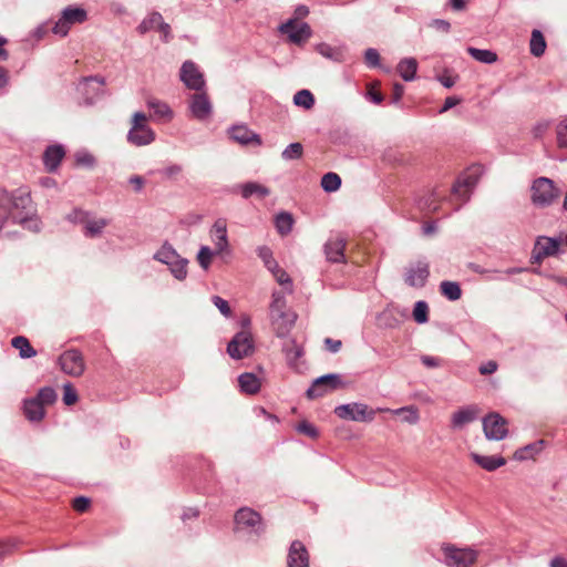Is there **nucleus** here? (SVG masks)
<instances>
[{"label":"nucleus","instance_id":"f257e3e1","mask_svg":"<svg viewBox=\"0 0 567 567\" xmlns=\"http://www.w3.org/2000/svg\"><path fill=\"white\" fill-rule=\"evenodd\" d=\"M9 223L19 224L33 231L40 229V220L29 192L24 189H17L12 193L0 190V231Z\"/></svg>","mask_w":567,"mask_h":567},{"label":"nucleus","instance_id":"f03ea898","mask_svg":"<svg viewBox=\"0 0 567 567\" xmlns=\"http://www.w3.org/2000/svg\"><path fill=\"white\" fill-rule=\"evenodd\" d=\"M415 207L422 217L449 216L461 207L454 198L449 184H437L423 189L415 198Z\"/></svg>","mask_w":567,"mask_h":567},{"label":"nucleus","instance_id":"7ed1b4c3","mask_svg":"<svg viewBox=\"0 0 567 567\" xmlns=\"http://www.w3.org/2000/svg\"><path fill=\"white\" fill-rule=\"evenodd\" d=\"M89 19V12L80 6H68L61 11L56 21H48L37 30L39 38L52 32L61 38L66 37L74 25L82 24Z\"/></svg>","mask_w":567,"mask_h":567},{"label":"nucleus","instance_id":"20e7f679","mask_svg":"<svg viewBox=\"0 0 567 567\" xmlns=\"http://www.w3.org/2000/svg\"><path fill=\"white\" fill-rule=\"evenodd\" d=\"M271 327L280 338L286 337L295 326L297 315L287 308L285 295L281 291L272 292L269 307Z\"/></svg>","mask_w":567,"mask_h":567},{"label":"nucleus","instance_id":"39448f33","mask_svg":"<svg viewBox=\"0 0 567 567\" xmlns=\"http://www.w3.org/2000/svg\"><path fill=\"white\" fill-rule=\"evenodd\" d=\"M55 401V391L50 386L42 388L34 398L23 401V414L30 422H40L45 416L47 408Z\"/></svg>","mask_w":567,"mask_h":567},{"label":"nucleus","instance_id":"423d86ee","mask_svg":"<svg viewBox=\"0 0 567 567\" xmlns=\"http://www.w3.org/2000/svg\"><path fill=\"white\" fill-rule=\"evenodd\" d=\"M388 408L372 409L368 404L353 402L341 404L334 409V414L342 419L354 422H372L377 413L388 412Z\"/></svg>","mask_w":567,"mask_h":567},{"label":"nucleus","instance_id":"0eeeda50","mask_svg":"<svg viewBox=\"0 0 567 567\" xmlns=\"http://www.w3.org/2000/svg\"><path fill=\"white\" fill-rule=\"evenodd\" d=\"M148 117L143 112H136L132 117V127L127 133V142L135 146L148 145L155 141L156 134L147 124Z\"/></svg>","mask_w":567,"mask_h":567},{"label":"nucleus","instance_id":"6e6552de","mask_svg":"<svg viewBox=\"0 0 567 567\" xmlns=\"http://www.w3.org/2000/svg\"><path fill=\"white\" fill-rule=\"evenodd\" d=\"M443 561L449 567H471L475 564L478 553L471 547L460 548L453 544L444 543L441 546Z\"/></svg>","mask_w":567,"mask_h":567},{"label":"nucleus","instance_id":"1a4fd4ad","mask_svg":"<svg viewBox=\"0 0 567 567\" xmlns=\"http://www.w3.org/2000/svg\"><path fill=\"white\" fill-rule=\"evenodd\" d=\"M482 171L481 165H473L467 168L452 186H450L457 203H461L462 205L468 199L470 193L477 184Z\"/></svg>","mask_w":567,"mask_h":567},{"label":"nucleus","instance_id":"9d476101","mask_svg":"<svg viewBox=\"0 0 567 567\" xmlns=\"http://www.w3.org/2000/svg\"><path fill=\"white\" fill-rule=\"evenodd\" d=\"M69 218L73 223L82 225L83 234L89 238L100 237L103 229L110 225V219L97 218L82 209H74Z\"/></svg>","mask_w":567,"mask_h":567},{"label":"nucleus","instance_id":"9b49d317","mask_svg":"<svg viewBox=\"0 0 567 567\" xmlns=\"http://www.w3.org/2000/svg\"><path fill=\"white\" fill-rule=\"evenodd\" d=\"M532 202L539 207L549 206L558 196L559 189L547 177H538L532 185Z\"/></svg>","mask_w":567,"mask_h":567},{"label":"nucleus","instance_id":"f8f14e48","mask_svg":"<svg viewBox=\"0 0 567 567\" xmlns=\"http://www.w3.org/2000/svg\"><path fill=\"white\" fill-rule=\"evenodd\" d=\"M346 383L339 374H327L313 381L307 391L309 399H318L334 390L342 389Z\"/></svg>","mask_w":567,"mask_h":567},{"label":"nucleus","instance_id":"ddd939ff","mask_svg":"<svg viewBox=\"0 0 567 567\" xmlns=\"http://www.w3.org/2000/svg\"><path fill=\"white\" fill-rule=\"evenodd\" d=\"M228 354L236 360L249 357L254 352V339L249 330H241L234 336L227 347Z\"/></svg>","mask_w":567,"mask_h":567},{"label":"nucleus","instance_id":"4468645a","mask_svg":"<svg viewBox=\"0 0 567 567\" xmlns=\"http://www.w3.org/2000/svg\"><path fill=\"white\" fill-rule=\"evenodd\" d=\"M279 31L288 35V40L297 45L305 44L312 34L310 25L306 22L297 21V19H289L282 23L279 27Z\"/></svg>","mask_w":567,"mask_h":567},{"label":"nucleus","instance_id":"2eb2a0df","mask_svg":"<svg viewBox=\"0 0 567 567\" xmlns=\"http://www.w3.org/2000/svg\"><path fill=\"white\" fill-rule=\"evenodd\" d=\"M560 244V239L539 236L536 239V243L532 251V264L540 265L545 258L556 256L559 251Z\"/></svg>","mask_w":567,"mask_h":567},{"label":"nucleus","instance_id":"dca6fc26","mask_svg":"<svg viewBox=\"0 0 567 567\" xmlns=\"http://www.w3.org/2000/svg\"><path fill=\"white\" fill-rule=\"evenodd\" d=\"M181 81L189 89L202 91L205 89L204 74L193 61H185L179 71Z\"/></svg>","mask_w":567,"mask_h":567},{"label":"nucleus","instance_id":"f3484780","mask_svg":"<svg viewBox=\"0 0 567 567\" xmlns=\"http://www.w3.org/2000/svg\"><path fill=\"white\" fill-rule=\"evenodd\" d=\"M59 364L64 373L72 377L82 375L85 369L82 353L74 349L64 351L59 358Z\"/></svg>","mask_w":567,"mask_h":567},{"label":"nucleus","instance_id":"a211bd4d","mask_svg":"<svg viewBox=\"0 0 567 567\" xmlns=\"http://www.w3.org/2000/svg\"><path fill=\"white\" fill-rule=\"evenodd\" d=\"M347 238L341 234H336L329 237L323 246V252L327 261L342 264L346 262Z\"/></svg>","mask_w":567,"mask_h":567},{"label":"nucleus","instance_id":"6ab92c4d","mask_svg":"<svg viewBox=\"0 0 567 567\" xmlns=\"http://www.w3.org/2000/svg\"><path fill=\"white\" fill-rule=\"evenodd\" d=\"M483 429L487 439L502 440L507 435V421L498 413H491L483 419Z\"/></svg>","mask_w":567,"mask_h":567},{"label":"nucleus","instance_id":"aec40b11","mask_svg":"<svg viewBox=\"0 0 567 567\" xmlns=\"http://www.w3.org/2000/svg\"><path fill=\"white\" fill-rule=\"evenodd\" d=\"M192 116L199 121H206L212 115V103L205 90L196 91L189 100Z\"/></svg>","mask_w":567,"mask_h":567},{"label":"nucleus","instance_id":"412c9836","mask_svg":"<svg viewBox=\"0 0 567 567\" xmlns=\"http://www.w3.org/2000/svg\"><path fill=\"white\" fill-rule=\"evenodd\" d=\"M146 106L150 110L148 120L151 118L157 123H168L173 120L174 112L166 102L148 96L146 99Z\"/></svg>","mask_w":567,"mask_h":567},{"label":"nucleus","instance_id":"4be33fe9","mask_svg":"<svg viewBox=\"0 0 567 567\" xmlns=\"http://www.w3.org/2000/svg\"><path fill=\"white\" fill-rule=\"evenodd\" d=\"M430 267L425 261H416L405 269V282L415 288L423 287L429 278Z\"/></svg>","mask_w":567,"mask_h":567},{"label":"nucleus","instance_id":"5701e85b","mask_svg":"<svg viewBox=\"0 0 567 567\" xmlns=\"http://www.w3.org/2000/svg\"><path fill=\"white\" fill-rule=\"evenodd\" d=\"M228 134L230 140L243 146L258 147L262 143L260 136L244 124L234 125Z\"/></svg>","mask_w":567,"mask_h":567},{"label":"nucleus","instance_id":"b1692460","mask_svg":"<svg viewBox=\"0 0 567 567\" xmlns=\"http://www.w3.org/2000/svg\"><path fill=\"white\" fill-rule=\"evenodd\" d=\"M235 524L239 529L251 528L255 533H259L261 527V516L251 508H240L235 514Z\"/></svg>","mask_w":567,"mask_h":567},{"label":"nucleus","instance_id":"393cba45","mask_svg":"<svg viewBox=\"0 0 567 567\" xmlns=\"http://www.w3.org/2000/svg\"><path fill=\"white\" fill-rule=\"evenodd\" d=\"M287 566L309 567V553L302 542L293 540L291 543L287 556Z\"/></svg>","mask_w":567,"mask_h":567},{"label":"nucleus","instance_id":"a878e982","mask_svg":"<svg viewBox=\"0 0 567 567\" xmlns=\"http://www.w3.org/2000/svg\"><path fill=\"white\" fill-rule=\"evenodd\" d=\"M64 156L65 150L62 145L55 144L48 146L42 155V161L45 166V169L50 173L55 172L59 168Z\"/></svg>","mask_w":567,"mask_h":567},{"label":"nucleus","instance_id":"bb28decb","mask_svg":"<svg viewBox=\"0 0 567 567\" xmlns=\"http://www.w3.org/2000/svg\"><path fill=\"white\" fill-rule=\"evenodd\" d=\"M216 252L221 254L228 251L227 221L219 218L213 225L210 230Z\"/></svg>","mask_w":567,"mask_h":567},{"label":"nucleus","instance_id":"cd10ccee","mask_svg":"<svg viewBox=\"0 0 567 567\" xmlns=\"http://www.w3.org/2000/svg\"><path fill=\"white\" fill-rule=\"evenodd\" d=\"M477 417V410L474 406H466L457 410L451 416V426L453 429H462L466 424L473 422Z\"/></svg>","mask_w":567,"mask_h":567},{"label":"nucleus","instance_id":"c85d7f7f","mask_svg":"<svg viewBox=\"0 0 567 567\" xmlns=\"http://www.w3.org/2000/svg\"><path fill=\"white\" fill-rule=\"evenodd\" d=\"M240 195L248 199L250 197H256L258 199H264L270 193L269 188L259 184L257 182H248L237 186Z\"/></svg>","mask_w":567,"mask_h":567},{"label":"nucleus","instance_id":"c756f323","mask_svg":"<svg viewBox=\"0 0 567 567\" xmlns=\"http://www.w3.org/2000/svg\"><path fill=\"white\" fill-rule=\"evenodd\" d=\"M284 352L288 364L293 368H299V360L303 355V348L296 340H289L284 344Z\"/></svg>","mask_w":567,"mask_h":567},{"label":"nucleus","instance_id":"7c9ffc66","mask_svg":"<svg viewBox=\"0 0 567 567\" xmlns=\"http://www.w3.org/2000/svg\"><path fill=\"white\" fill-rule=\"evenodd\" d=\"M238 384L241 392L246 394H256L259 392L261 382L259 378H257L252 373H244L238 378Z\"/></svg>","mask_w":567,"mask_h":567},{"label":"nucleus","instance_id":"2f4dec72","mask_svg":"<svg viewBox=\"0 0 567 567\" xmlns=\"http://www.w3.org/2000/svg\"><path fill=\"white\" fill-rule=\"evenodd\" d=\"M472 460L486 471H495L498 467L505 465L506 461L502 456H482L476 453H472Z\"/></svg>","mask_w":567,"mask_h":567},{"label":"nucleus","instance_id":"473e14b6","mask_svg":"<svg viewBox=\"0 0 567 567\" xmlns=\"http://www.w3.org/2000/svg\"><path fill=\"white\" fill-rule=\"evenodd\" d=\"M545 446V441L539 440L534 443L527 444L526 446L517 450L515 452V458L519 461H525L529 458H534L537 454H539Z\"/></svg>","mask_w":567,"mask_h":567},{"label":"nucleus","instance_id":"72a5a7b5","mask_svg":"<svg viewBox=\"0 0 567 567\" xmlns=\"http://www.w3.org/2000/svg\"><path fill=\"white\" fill-rule=\"evenodd\" d=\"M163 17L159 12H151L136 28L140 34H145L150 31H157L161 25Z\"/></svg>","mask_w":567,"mask_h":567},{"label":"nucleus","instance_id":"f704fd0d","mask_svg":"<svg viewBox=\"0 0 567 567\" xmlns=\"http://www.w3.org/2000/svg\"><path fill=\"white\" fill-rule=\"evenodd\" d=\"M11 346L19 350V354L23 359H29L37 354V351L33 349L30 341L23 336L12 338Z\"/></svg>","mask_w":567,"mask_h":567},{"label":"nucleus","instance_id":"c9c22d12","mask_svg":"<svg viewBox=\"0 0 567 567\" xmlns=\"http://www.w3.org/2000/svg\"><path fill=\"white\" fill-rule=\"evenodd\" d=\"M417 70V62L415 59H405L402 60L398 65V72L405 81H411L414 79V75Z\"/></svg>","mask_w":567,"mask_h":567},{"label":"nucleus","instance_id":"e433bc0d","mask_svg":"<svg viewBox=\"0 0 567 567\" xmlns=\"http://www.w3.org/2000/svg\"><path fill=\"white\" fill-rule=\"evenodd\" d=\"M546 50V41L539 30H534L530 38V53L535 56H542Z\"/></svg>","mask_w":567,"mask_h":567},{"label":"nucleus","instance_id":"4c0bfd02","mask_svg":"<svg viewBox=\"0 0 567 567\" xmlns=\"http://www.w3.org/2000/svg\"><path fill=\"white\" fill-rule=\"evenodd\" d=\"M389 412H392L396 415H403V421L415 424L420 420V413L419 409L414 405L403 406L396 410H390Z\"/></svg>","mask_w":567,"mask_h":567},{"label":"nucleus","instance_id":"58836bf2","mask_svg":"<svg viewBox=\"0 0 567 567\" xmlns=\"http://www.w3.org/2000/svg\"><path fill=\"white\" fill-rule=\"evenodd\" d=\"M441 293L447 299L455 301L462 296V290L458 284L452 281H442L440 285Z\"/></svg>","mask_w":567,"mask_h":567},{"label":"nucleus","instance_id":"ea45409f","mask_svg":"<svg viewBox=\"0 0 567 567\" xmlns=\"http://www.w3.org/2000/svg\"><path fill=\"white\" fill-rule=\"evenodd\" d=\"M293 103L305 110H311L315 105V96L309 90H300L295 94Z\"/></svg>","mask_w":567,"mask_h":567},{"label":"nucleus","instance_id":"a19ab883","mask_svg":"<svg viewBox=\"0 0 567 567\" xmlns=\"http://www.w3.org/2000/svg\"><path fill=\"white\" fill-rule=\"evenodd\" d=\"M154 258L163 264L171 265L174 264L179 256L169 245H163L161 249L155 254Z\"/></svg>","mask_w":567,"mask_h":567},{"label":"nucleus","instance_id":"79ce46f5","mask_svg":"<svg viewBox=\"0 0 567 567\" xmlns=\"http://www.w3.org/2000/svg\"><path fill=\"white\" fill-rule=\"evenodd\" d=\"M275 224L279 234L287 235L290 233L293 225L292 215L289 213H280L277 215Z\"/></svg>","mask_w":567,"mask_h":567},{"label":"nucleus","instance_id":"37998d69","mask_svg":"<svg viewBox=\"0 0 567 567\" xmlns=\"http://www.w3.org/2000/svg\"><path fill=\"white\" fill-rule=\"evenodd\" d=\"M467 51L472 58L483 63H493L497 60V54L489 50H481L470 47Z\"/></svg>","mask_w":567,"mask_h":567},{"label":"nucleus","instance_id":"c03bdc74","mask_svg":"<svg viewBox=\"0 0 567 567\" xmlns=\"http://www.w3.org/2000/svg\"><path fill=\"white\" fill-rule=\"evenodd\" d=\"M381 82L373 81L367 84L365 97L374 104H381L384 100L383 94L380 91Z\"/></svg>","mask_w":567,"mask_h":567},{"label":"nucleus","instance_id":"a18cd8bd","mask_svg":"<svg viewBox=\"0 0 567 567\" xmlns=\"http://www.w3.org/2000/svg\"><path fill=\"white\" fill-rule=\"evenodd\" d=\"M341 178L336 173H327L321 178V186L326 192H336L340 188Z\"/></svg>","mask_w":567,"mask_h":567},{"label":"nucleus","instance_id":"49530a36","mask_svg":"<svg viewBox=\"0 0 567 567\" xmlns=\"http://www.w3.org/2000/svg\"><path fill=\"white\" fill-rule=\"evenodd\" d=\"M74 165L78 167L91 168L95 165V157L87 151H78L74 155Z\"/></svg>","mask_w":567,"mask_h":567},{"label":"nucleus","instance_id":"de8ad7c7","mask_svg":"<svg viewBox=\"0 0 567 567\" xmlns=\"http://www.w3.org/2000/svg\"><path fill=\"white\" fill-rule=\"evenodd\" d=\"M270 271L279 285L284 286L287 291H292V281L286 270L280 268L277 264Z\"/></svg>","mask_w":567,"mask_h":567},{"label":"nucleus","instance_id":"09e8293b","mask_svg":"<svg viewBox=\"0 0 567 567\" xmlns=\"http://www.w3.org/2000/svg\"><path fill=\"white\" fill-rule=\"evenodd\" d=\"M413 319L419 323L429 320V306L425 301H417L413 309Z\"/></svg>","mask_w":567,"mask_h":567},{"label":"nucleus","instance_id":"8fccbe9b","mask_svg":"<svg viewBox=\"0 0 567 567\" xmlns=\"http://www.w3.org/2000/svg\"><path fill=\"white\" fill-rule=\"evenodd\" d=\"M556 140L559 147H567V117L556 125Z\"/></svg>","mask_w":567,"mask_h":567},{"label":"nucleus","instance_id":"3c124183","mask_svg":"<svg viewBox=\"0 0 567 567\" xmlns=\"http://www.w3.org/2000/svg\"><path fill=\"white\" fill-rule=\"evenodd\" d=\"M214 251L207 246H203L197 255L199 265L207 270L210 267Z\"/></svg>","mask_w":567,"mask_h":567},{"label":"nucleus","instance_id":"603ef678","mask_svg":"<svg viewBox=\"0 0 567 567\" xmlns=\"http://www.w3.org/2000/svg\"><path fill=\"white\" fill-rule=\"evenodd\" d=\"M302 145L300 143H292L282 152V157L285 159H297L302 156Z\"/></svg>","mask_w":567,"mask_h":567},{"label":"nucleus","instance_id":"864d4df0","mask_svg":"<svg viewBox=\"0 0 567 567\" xmlns=\"http://www.w3.org/2000/svg\"><path fill=\"white\" fill-rule=\"evenodd\" d=\"M296 429L298 432H300L311 439H317L319 436V432H318L317 427L306 420L299 422L297 424Z\"/></svg>","mask_w":567,"mask_h":567},{"label":"nucleus","instance_id":"5fc2aeb1","mask_svg":"<svg viewBox=\"0 0 567 567\" xmlns=\"http://www.w3.org/2000/svg\"><path fill=\"white\" fill-rule=\"evenodd\" d=\"M187 261L184 259H177L174 264L168 265L171 267V270L173 275L182 280L186 277L187 270H186Z\"/></svg>","mask_w":567,"mask_h":567},{"label":"nucleus","instance_id":"6e6d98bb","mask_svg":"<svg viewBox=\"0 0 567 567\" xmlns=\"http://www.w3.org/2000/svg\"><path fill=\"white\" fill-rule=\"evenodd\" d=\"M78 401V392L71 383L63 386V402L65 405H73Z\"/></svg>","mask_w":567,"mask_h":567},{"label":"nucleus","instance_id":"4d7b16f0","mask_svg":"<svg viewBox=\"0 0 567 567\" xmlns=\"http://www.w3.org/2000/svg\"><path fill=\"white\" fill-rule=\"evenodd\" d=\"M258 256L264 260L266 267L269 270L277 265V261L272 258V252L270 248L266 246H262L258 249Z\"/></svg>","mask_w":567,"mask_h":567},{"label":"nucleus","instance_id":"13d9d810","mask_svg":"<svg viewBox=\"0 0 567 567\" xmlns=\"http://www.w3.org/2000/svg\"><path fill=\"white\" fill-rule=\"evenodd\" d=\"M91 507V499L84 496L75 497L72 501V508L78 513H85Z\"/></svg>","mask_w":567,"mask_h":567},{"label":"nucleus","instance_id":"bf43d9fd","mask_svg":"<svg viewBox=\"0 0 567 567\" xmlns=\"http://www.w3.org/2000/svg\"><path fill=\"white\" fill-rule=\"evenodd\" d=\"M182 171L183 168L181 165L173 164L158 171V174H161L163 178H175L177 175L182 173Z\"/></svg>","mask_w":567,"mask_h":567},{"label":"nucleus","instance_id":"052dcab7","mask_svg":"<svg viewBox=\"0 0 567 567\" xmlns=\"http://www.w3.org/2000/svg\"><path fill=\"white\" fill-rule=\"evenodd\" d=\"M200 468L203 471V475L205 481H207L209 484L214 482V466L210 461L202 460L200 461Z\"/></svg>","mask_w":567,"mask_h":567},{"label":"nucleus","instance_id":"680f3d73","mask_svg":"<svg viewBox=\"0 0 567 567\" xmlns=\"http://www.w3.org/2000/svg\"><path fill=\"white\" fill-rule=\"evenodd\" d=\"M551 131V126L548 122H542V123H538L534 130H533V134L535 136V138H544L546 137Z\"/></svg>","mask_w":567,"mask_h":567},{"label":"nucleus","instance_id":"e2e57ef3","mask_svg":"<svg viewBox=\"0 0 567 567\" xmlns=\"http://www.w3.org/2000/svg\"><path fill=\"white\" fill-rule=\"evenodd\" d=\"M212 300H213V303L219 309V311L225 317H230L231 316V309H230V307H229V305H228V302L226 300H224L219 296H214Z\"/></svg>","mask_w":567,"mask_h":567},{"label":"nucleus","instance_id":"0e129e2a","mask_svg":"<svg viewBox=\"0 0 567 567\" xmlns=\"http://www.w3.org/2000/svg\"><path fill=\"white\" fill-rule=\"evenodd\" d=\"M364 61L369 66H377L380 62V54L375 49H368L364 53Z\"/></svg>","mask_w":567,"mask_h":567},{"label":"nucleus","instance_id":"69168bd1","mask_svg":"<svg viewBox=\"0 0 567 567\" xmlns=\"http://www.w3.org/2000/svg\"><path fill=\"white\" fill-rule=\"evenodd\" d=\"M317 51L322 54L323 56L326 58H330V59H334V60H338V55L339 53L337 52L336 49H333L332 47H330L329 44H326V43H321L317 47Z\"/></svg>","mask_w":567,"mask_h":567},{"label":"nucleus","instance_id":"338daca9","mask_svg":"<svg viewBox=\"0 0 567 567\" xmlns=\"http://www.w3.org/2000/svg\"><path fill=\"white\" fill-rule=\"evenodd\" d=\"M456 75H454L450 71H444L441 75L437 76L439 81L445 86V87H452L456 82Z\"/></svg>","mask_w":567,"mask_h":567},{"label":"nucleus","instance_id":"774afa93","mask_svg":"<svg viewBox=\"0 0 567 567\" xmlns=\"http://www.w3.org/2000/svg\"><path fill=\"white\" fill-rule=\"evenodd\" d=\"M421 362L426 368H439L443 364V360L439 357H432V355H422Z\"/></svg>","mask_w":567,"mask_h":567}]
</instances>
